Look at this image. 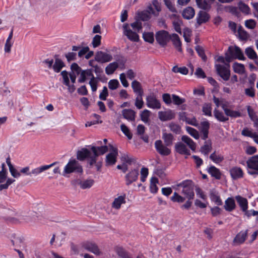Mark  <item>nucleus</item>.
Here are the masks:
<instances>
[{"mask_svg":"<svg viewBox=\"0 0 258 258\" xmlns=\"http://www.w3.org/2000/svg\"><path fill=\"white\" fill-rule=\"evenodd\" d=\"M250 83L251 84V87L248 88H246L244 90V92L246 96L252 98L255 96V91L253 89L254 82L251 81Z\"/></svg>","mask_w":258,"mask_h":258,"instance_id":"obj_51","label":"nucleus"},{"mask_svg":"<svg viewBox=\"0 0 258 258\" xmlns=\"http://www.w3.org/2000/svg\"><path fill=\"white\" fill-rule=\"evenodd\" d=\"M238 35L239 38L241 40H246L249 37L248 34L241 26H240L238 29Z\"/></svg>","mask_w":258,"mask_h":258,"instance_id":"obj_45","label":"nucleus"},{"mask_svg":"<svg viewBox=\"0 0 258 258\" xmlns=\"http://www.w3.org/2000/svg\"><path fill=\"white\" fill-rule=\"evenodd\" d=\"M83 246L86 250L93 253L95 255H99L101 253V250L95 243L87 242L83 244Z\"/></svg>","mask_w":258,"mask_h":258,"instance_id":"obj_15","label":"nucleus"},{"mask_svg":"<svg viewBox=\"0 0 258 258\" xmlns=\"http://www.w3.org/2000/svg\"><path fill=\"white\" fill-rule=\"evenodd\" d=\"M170 199L173 202L177 203H183L185 200V198L181 196L176 192H174L173 196L171 197Z\"/></svg>","mask_w":258,"mask_h":258,"instance_id":"obj_50","label":"nucleus"},{"mask_svg":"<svg viewBox=\"0 0 258 258\" xmlns=\"http://www.w3.org/2000/svg\"><path fill=\"white\" fill-rule=\"evenodd\" d=\"M215 117L219 121L225 122L228 120L229 118L224 115L222 111L219 110L217 108H215L213 112Z\"/></svg>","mask_w":258,"mask_h":258,"instance_id":"obj_30","label":"nucleus"},{"mask_svg":"<svg viewBox=\"0 0 258 258\" xmlns=\"http://www.w3.org/2000/svg\"><path fill=\"white\" fill-rule=\"evenodd\" d=\"M147 106L152 109H160L161 104L160 101L156 98L154 93H151L146 97Z\"/></svg>","mask_w":258,"mask_h":258,"instance_id":"obj_10","label":"nucleus"},{"mask_svg":"<svg viewBox=\"0 0 258 258\" xmlns=\"http://www.w3.org/2000/svg\"><path fill=\"white\" fill-rule=\"evenodd\" d=\"M101 36L99 35H96L92 40V44L94 48H96L100 45L101 43Z\"/></svg>","mask_w":258,"mask_h":258,"instance_id":"obj_63","label":"nucleus"},{"mask_svg":"<svg viewBox=\"0 0 258 258\" xmlns=\"http://www.w3.org/2000/svg\"><path fill=\"white\" fill-rule=\"evenodd\" d=\"M118 67V63L115 61L110 63L105 68V73L107 75L112 74Z\"/></svg>","mask_w":258,"mask_h":258,"instance_id":"obj_38","label":"nucleus"},{"mask_svg":"<svg viewBox=\"0 0 258 258\" xmlns=\"http://www.w3.org/2000/svg\"><path fill=\"white\" fill-rule=\"evenodd\" d=\"M169 127L172 132L175 133L176 134H178L180 132L181 128L180 126L177 124L172 122L169 124Z\"/></svg>","mask_w":258,"mask_h":258,"instance_id":"obj_61","label":"nucleus"},{"mask_svg":"<svg viewBox=\"0 0 258 258\" xmlns=\"http://www.w3.org/2000/svg\"><path fill=\"white\" fill-rule=\"evenodd\" d=\"M215 69L218 75L224 81H228L230 76L229 62L225 64H216Z\"/></svg>","mask_w":258,"mask_h":258,"instance_id":"obj_5","label":"nucleus"},{"mask_svg":"<svg viewBox=\"0 0 258 258\" xmlns=\"http://www.w3.org/2000/svg\"><path fill=\"white\" fill-rule=\"evenodd\" d=\"M94 183V180L89 179L84 181H80L79 184L82 189H86L90 188Z\"/></svg>","mask_w":258,"mask_h":258,"instance_id":"obj_40","label":"nucleus"},{"mask_svg":"<svg viewBox=\"0 0 258 258\" xmlns=\"http://www.w3.org/2000/svg\"><path fill=\"white\" fill-rule=\"evenodd\" d=\"M159 118L163 121L171 120L174 118L175 113L171 110L158 112Z\"/></svg>","mask_w":258,"mask_h":258,"instance_id":"obj_16","label":"nucleus"},{"mask_svg":"<svg viewBox=\"0 0 258 258\" xmlns=\"http://www.w3.org/2000/svg\"><path fill=\"white\" fill-rule=\"evenodd\" d=\"M186 131L191 136H192L195 139H198L199 138L200 136L199 132L196 129L190 126H186Z\"/></svg>","mask_w":258,"mask_h":258,"instance_id":"obj_49","label":"nucleus"},{"mask_svg":"<svg viewBox=\"0 0 258 258\" xmlns=\"http://www.w3.org/2000/svg\"><path fill=\"white\" fill-rule=\"evenodd\" d=\"M64 67V62L60 59L56 58L52 68L55 72L58 73Z\"/></svg>","mask_w":258,"mask_h":258,"instance_id":"obj_37","label":"nucleus"},{"mask_svg":"<svg viewBox=\"0 0 258 258\" xmlns=\"http://www.w3.org/2000/svg\"><path fill=\"white\" fill-rule=\"evenodd\" d=\"M143 38L146 42H148L150 43H153L154 41V34L153 32L143 33Z\"/></svg>","mask_w":258,"mask_h":258,"instance_id":"obj_48","label":"nucleus"},{"mask_svg":"<svg viewBox=\"0 0 258 258\" xmlns=\"http://www.w3.org/2000/svg\"><path fill=\"white\" fill-rule=\"evenodd\" d=\"M132 87L134 92L138 95H143V90L140 82L135 80L132 83Z\"/></svg>","mask_w":258,"mask_h":258,"instance_id":"obj_33","label":"nucleus"},{"mask_svg":"<svg viewBox=\"0 0 258 258\" xmlns=\"http://www.w3.org/2000/svg\"><path fill=\"white\" fill-rule=\"evenodd\" d=\"M122 114L124 118L128 121H135L136 112L131 109H124L122 111Z\"/></svg>","mask_w":258,"mask_h":258,"instance_id":"obj_23","label":"nucleus"},{"mask_svg":"<svg viewBox=\"0 0 258 258\" xmlns=\"http://www.w3.org/2000/svg\"><path fill=\"white\" fill-rule=\"evenodd\" d=\"M95 58L97 62L103 63L111 61L112 56L109 53L99 51L96 53Z\"/></svg>","mask_w":258,"mask_h":258,"instance_id":"obj_11","label":"nucleus"},{"mask_svg":"<svg viewBox=\"0 0 258 258\" xmlns=\"http://www.w3.org/2000/svg\"><path fill=\"white\" fill-rule=\"evenodd\" d=\"M164 2L165 5L170 11L173 13L177 12L174 5L170 1V0H164Z\"/></svg>","mask_w":258,"mask_h":258,"instance_id":"obj_64","label":"nucleus"},{"mask_svg":"<svg viewBox=\"0 0 258 258\" xmlns=\"http://www.w3.org/2000/svg\"><path fill=\"white\" fill-rule=\"evenodd\" d=\"M176 186L177 187H182L181 192L188 200H191L194 198V184L193 182L191 180H184L176 184Z\"/></svg>","mask_w":258,"mask_h":258,"instance_id":"obj_2","label":"nucleus"},{"mask_svg":"<svg viewBox=\"0 0 258 258\" xmlns=\"http://www.w3.org/2000/svg\"><path fill=\"white\" fill-rule=\"evenodd\" d=\"M195 15L194 9L191 7H188L185 8L182 12V16L184 18L189 20L192 18Z\"/></svg>","mask_w":258,"mask_h":258,"instance_id":"obj_32","label":"nucleus"},{"mask_svg":"<svg viewBox=\"0 0 258 258\" xmlns=\"http://www.w3.org/2000/svg\"><path fill=\"white\" fill-rule=\"evenodd\" d=\"M169 146L164 144L162 141L158 140L155 142V148L157 152L162 156H168L171 151Z\"/></svg>","mask_w":258,"mask_h":258,"instance_id":"obj_8","label":"nucleus"},{"mask_svg":"<svg viewBox=\"0 0 258 258\" xmlns=\"http://www.w3.org/2000/svg\"><path fill=\"white\" fill-rule=\"evenodd\" d=\"M138 17L140 19L143 21L149 20L151 17L149 13L147 11H142L138 13Z\"/></svg>","mask_w":258,"mask_h":258,"instance_id":"obj_54","label":"nucleus"},{"mask_svg":"<svg viewBox=\"0 0 258 258\" xmlns=\"http://www.w3.org/2000/svg\"><path fill=\"white\" fill-rule=\"evenodd\" d=\"M234 71L239 74H243L245 72V68L243 64L235 62L233 65Z\"/></svg>","mask_w":258,"mask_h":258,"instance_id":"obj_42","label":"nucleus"},{"mask_svg":"<svg viewBox=\"0 0 258 258\" xmlns=\"http://www.w3.org/2000/svg\"><path fill=\"white\" fill-rule=\"evenodd\" d=\"M198 6L204 10H209L211 9V4L206 0H196Z\"/></svg>","mask_w":258,"mask_h":258,"instance_id":"obj_39","label":"nucleus"},{"mask_svg":"<svg viewBox=\"0 0 258 258\" xmlns=\"http://www.w3.org/2000/svg\"><path fill=\"white\" fill-rule=\"evenodd\" d=\"M91 155L90 151L86 148H82L78 151L77 153V159L80 161H83L88 158Z\"/></svg>","mask_w":258,"mask_h":258,"instance_id":"obj_29","label":"nucleus"},{"mask_svg":"<svg viewBox=\"0 0 258 258\" xmlns=\"http://www.w3.org/2000/svg\"><path fill=\"white\" fill-rule=\"evenodd\" d=\"M209 157L211 160L216 164L221 163L224 160V157L222 155L217 154L215 152L211 154Z\"/></svg>","mask_w":258,"mask_h":258,"instance_id":"obj_41","label":"nucleus"},{"mask_svg":"<svg viewBox=\"0 0 258 258\" xmlns=\"http://www.w3.org/2000/svg\"><path fill=\"white\" fill-rule=\"evenodd\" d=\"M195 49L199 56H200L204 61H206L207 60V56L205 53L203 48L200 45H197L196 46Z\"/></svg>","mask_w":258,"mask_h":258,"instance_id":"obj_52","label":"nucleus"},{"mask_svg":"<svg viewBox=\"0 0 258 258\" xmlns=\"http://www.w3.org/2000/svg\"><path fill=\"white\" fill-rule=\"evenodd\" d=\"M56 162H53L49 165H45L34 168L31 171V176L33 175L34 176H37L40 174L42 172L49 169L51 167L55 165Z\"/></svg>","mask_w":258,"mask_h":258,"instance_id":"obj_20","label":"nucleus"},{"mask_svg":"<svg viewBox=\"0 0 258 258\" xmlns=\"http://www.w3.org/2000/svg\"><path fill=\"white\" fill-rule=\"evenodd\" d=\"M124 203H125V196H120L114 199L112 207L116 209H119L121 204Z\"/></svg>","mask_w":258,"mask_h":258,"instance_id":"obj_34","label":"nucleus"},{"mask_svg":"<svg viewBox=\"0 0 258 258\" xmlns=\"http://www.w3.org/2000/svg\"><path fill=\"white\" fill-rule=\"evenodd\" d=\"M172 97L173 103L177 105H181L185 101V99L181 98L175 94H172Z\"/></svg>","mask_w":258,"mask_h":258,"instance_id":"obj_57","label":"nucleus"},{"mask_svg":"<svg viewBox=\"0 0 258 258\" xmlns=\"http://www.w3.org/2000/svg\"><path fill=\"white\" fill-rule=\"evenodd\" d=\"M5 164H2V170L0 171V183H4L7 179V171L4 169Z\"/></svg>","mask_w":258,"mask_h":258,"instance_id":"obj_59","label":"nucleus"},{"mask_svg":"<svg viewBox=\"0 0 258 258\" xmlns=\"http://www.w3.org/2000/svg\"><path fill=\"white\" fill-rule=\"evenodd\" d=\"M181 140L185 143L191 150L195 151L196 150V143L189 137L185 135L182 136L181 137Z\"/></svg>","mask_w":258,"mask_h":258,"instance_id":"obj_35","label":"nucleus"},{"mask_svg":"<svg viewBox=\"0 0 258 258\" xmlns=\"http://www.w3.org/2000/svg\"><path fill=\"white\" fill-rule=\"evenodd\" d=\"M245 53L250 59H254L257 56L256 52L251 47H247L245 50Z\"/></svg>","mask_w":258,"mask_h":258,"instance_id":"obj_44","label":"nucleus"},{"mask_svg":"<svg viewBox=\"0 0 258 258\" xmlns=\"http://www.w3.org/2000/svg\"><path fill=\"white\" fill-rule=\"evenodd\" d=\"M175 150L176 152L181 155H189L190 150L181 142H178L175 145Z\"/></svg>","mask_w":258,"mask_h":258,"instance_id":"obj_17","label":"nucleus"},{"mask_svg":"<svg viewBox=\"0 0 258 258\" xmlns=\"http://www.w3.org/2000/svg\"><path fill=\"white\" fill-rule=\"evenodd\" d=\"M82 173L83 169L82 166L76 159H70L65 166L63 170L64 174H69L72 172Z\"/></svg>","mask_w":258,"mask_h":258,"instance_id":"obj_6","label":"nucleus"},{"mask_svg":"<svg viewBox=\"0 0 258 258\" xmlns=\"http://www.w3.org/2000/svg\"><path fill=\"white\" fill-rule=\"evenodd\" d=\"M207 172L216 179H220L221 178V172L220 170L214 166H211L207 169Z\"/></svg>","mask_w":258,"mask_h":258,"instance_id":"obj_25","label":"nucleus"},{"mask_svg":"<svg viewBox=\"0 0 258 258\" xmlns=\"http://www.w3.org/2000/svg\"><path fill=\"white\" fill-rule=\"evenodd\" d=\"M247 173L255 178L258 176V155L250 157L246 161Z\"/></svg>","mask_w":258,"mask_h":258,"instance_id":"obj_4","label":"nucleus"},{"mask_svg":"<svg viewBox=\"0 0 258 258\" xmlns=\"http://www.w3.org/2000/svg\"><path fill=\"white\" fill-rule=\"evenodd\" d=\"M142 96L143 95H138L135 100V105L139 109L142 108L144 105V102L142 98Z\"/></svg>","mask_w":258,"mask_h":258,"instance_id":"obj_56","label":"nucleus"},{"mask_svg":"<svg viewBox=\"0 0 258 258\" xmlns=\"http://www.w3.org/2000/svg\"><path fill=\"white\" fill-rule=\"evenodd\" d=\"M232 59H238L244 60L245 57L241 49L237 46L229 47L228 52L226 53V60L229 62Z\"/></svg>","mask_w":258,"mask_h":258,"instance_id":"obj_3","label":"nucleus"},{"mask_svg":"<svg viewBox=\"0 0 258 258\" xmlns=\"http://www.w3.org/2000/svg\"><path fill=\"white\" fill-rule=\"evenodd\" d=\"M120 129L122 133L127 137L129 140H131L132 138V134L130 132L128 128L124 124H121Z\"/></svg>","mask_w":258,"mask_h":258,"instance_id":"obj_55","label":"nucleus"},{"mask_svg":"<svg viewBox=\"0 0 258 258\" xmlns=\"http://www.w3.org/2000/svg\"><path fill=\"white\" fill-rule=\"evenodd\" d=\"M212 149V144L210 141H206L203 146L201 147V152L204 155H208Z\"/></svg>","mask_w":258,"mask_h":258,"instance_id":"obj_43","label":"nucleus"},{"mask_svg":"<svg viewBox=\"0 0 258 258\" xmlns=\"http://www.w3.org/2000/svg\"><path fill=\"white\" fill-rule=\"evenodd\" d=\"M235 198L242 212L248 209V201L246 198L240 196H236Z\"/></svg>","mask_w":258,"mask_h":258,"instance_id":"obj_24","label":"nucleus"},{"mask_svg":"<svg viewBox=\"0 0 258 258\" xmlns=\"http://www.w3.org/2000/svg\"><path fill=\"white\" fill-rule=\"evenodd\" d=\"M222 107L228 117L230 116L231 117L237 118L241 116V113L239 111L231 110L226 107L224 104L222 105Z\"/></svg>","mask_w":258,"mask_h":258,"instance_id":"obj_27","label":"nucleus"},{"mask_svg":"<svg viewBox=\"0 0 258 258\" xmlns=\"http://www.w3.org/2000/svg\"><path fill=\"white\" fill-rule=\"evenodd\" d=\"M161 10L160 5L157 0H153L152 4L149 6L146 10L150 15L152 14L155 16H158Z\"/></svg>","mask_w":258,"mask_h":258,"instance_id":"obj_13","label":"nucleus"},{"mask_svg":"<svg viewBox=\"0 0 258 258\" xmlns=\"http://www.w3.org/2000/svg\"><path fill=\"white\" fill-rule=\"evenodd\" d=\"M111 152L108 154L105 158L106 165L107 166L113 165L116 162V158L118 156V150L113 146L110 145Z\"/></svg>","mask_w":258,"mask_h":258,"instance_id":"obj_9","label":"nucleus"},{"mask_svg":"<svg viewBox=\"0 0 258 258\" xmlns=\"http://www.w3.org/2000/svg\"><path fill=\"white\" fill-rule=\"evenodd\" d=\"M115 250L118 256L122 258H128L131 256L129 253L121 247H117Z\"/></svg>","mask_w":258,"mask_h":258,"instance_id":"obj_46","label":"nucleus"},{"mask_svg":"<svg viewBox=\"0 0 258 258\" xmlns=\"http://www.w3.org/2000/svg\"><path fill=\"white\" fill-rule=\"evenodd\" d=\"M119 86V83L116 79L110 80L108 82V88L110 90H115Z\"/></svg>","mask_w":258,"mask_h":258,"instance_id":"obj_58","label":"nucleus"},{"mask_svg":"<svg viewBox=\"0 0 258 258\" xmlns=\"http://www.w3.org/2000/svg\"><path fill=\"white\" fill-rule=\"evenodd\" d=\"M91 151L96 156H98L107 152L108 147L107 146H101L100 147L92 146L91 147Z\"/></svg>","mask_w":258,"mask_h":258,"instance_id":"obj_28","label":"nucleus"},{"mask_svg":"<svg viewBox=\"0 0 258 258\" xmlns=\"http://www.w3.org/2000/svg\"><path fill=\"white\" fill-rule=\"evenodd\" d=\"M210 198L211 200L214 202L215 204L218 206L222 205V201L220 199L218 194L215 191H211L210 194Z\"/></svg>","mask_w":258,"mask_h":258,"instance_id":"obj_36","label":"nucleus"},{"mask_svg":"<svg viewBox=\"0 0 258 258\" xmlns=\"http://www.w3.org/2000/svg\"><path fill=\"white\" fill-rule=\"evenodd\" d=\"M98 83V79L96 78H93V79H90L89 81V85L91 88L92 92H96L97 89V84Z\"/></svg>","mask_w":258,"mask_h":258,"instance_id":"obj_60","label":"nucleus"},{"mask_svg":"<svg viewBox=\"0 0 258 258\" xmlns=\"http://www.w3.org/2000/svg\"><path fill=\"white\" fill-rule=\"evenodd\" d=\"M248 230L240 231L235 236L233 240L232 244L234 246L239 245L243 243L247 237Z\"/></svg>","mask_w":258,"mask_h":258,"instance_id":"obj_12","label":"nucleus"},{"mask_svg":"<svg viewBox=\"0 0 258 258\" xmlns=\"http://www.w3.org/2000/svg\"><path fill=\"white\" fill-rule=\"evenodd\" d=\"M230 173L232 178L236 180L243 177V172L240 167H234L230 170Z\"/></svg>","mask_w":258,"mask_h":258,"instance_id":"obj_18","label":"nucleus"},{"mask_svg":"<svg viewBox=\"0 0 258 258\" xmlns=\"http://www.w3.org/2000/svg\"><path fill=\"white\" fill-rule=\"evenodd\" d=\"M209 15L205 12L200 11L197 17V23L199 25L206 23L209 20Z\"/></svg>","mask_w":258,"mask_h":258,"instance_id":"obj_31","label":"nucleus"},{"mask_svg":"<svg viewBox=\"0 0 258 258\" xmlns=\"http://www.w3.org/2000/svg\"><path fill=\"white\" fill-rule=\"evenodd\" d=\"M170 40H171L173 45L177 51L180 52H182L181 42L178 35L175 33L172 34L171 35Z\"/></svg>","mask_w":258,"mask_h":258,"instance_id":"obj_26","label":"nucleus"},{"mask_svg":"<svg viewBox=\"0 0 258 258\" xmlns=\"http://www.w3.org/2000/svg\"><path fill=\"white\" fill-rule=\"evenodd\" d=\"M210 123L208 121H204L201 122L200 131L202 133V139L206 140L208 137Z\"/></svg>","mask_w":258,"mask_h":258,"instance_id":"obj_19","label":"nucleus"},{"mask_svg":"<svg viewBox=\"0 0 258 258\" xmlns=\"http://www.w3.org/2000/svg\"><path fill=\"white\" fill-rule=\"evenodd\" d=\"M155 38L161 46L165 47L170 40L171 35L165 30H160L156 33Z\"/></svg>","mask_w":258,"mask_h":258,"instance_id":"obj_7","label":"nucleus"},{"mask_svg":"<svg viewBox=\"0 0 258 258\" xmlns=\"http://www.w3.org/2000/svg\"><path fill=\"white\" fill-rule=\"evenodd\" d=\"M224 208L228 212L233 211L236 208L234 199L232 197L228 198L225 201Z\"/></svg>","mask_w":258,"mask_h":258,"instance_id":"obj_22","label":"nucleus"},{"mask_svg":"<svg viewBox=\"0 0 258 258\" xmlns=\"http://www.w3.org/2000/svg\"><path fill=\"white\" fill-rule=\"evenodd\" d=\"M162 138L164 144L169 147L172 146L173 142L175 140L174 137L172 134L165 132H163Z\"/></svg>","mask_w":258,"mask_h":258,"instance_id":"obj_21","label":"nucleus"},{"mask_svg":"<svg viewBox=\"0 0 258 258\" xmlns=\"http://www.w3.org/2000/svg\"><path fill=\"white\" fill-rule=\"evenodd\" d=\"M212 108L210 104H205L203 107V111L205 115L211 116H212Z\"/></svg>","mask_w":258,"mask_h":258,"instance_id":"obj_62","label":"nucleus"},{"mask_svg":"<svg viewBox=\"0 0 258 258\" xmlns=\"http://www.w3.org/2000/svg\"><path fill=\"white\" fill-rule=\"evenodd\" d=\"M172 71L174 73H179L183 75H186L188 73V70L185 67H178L174 66L172 68Z\"/></svg>","mask_w":258,"mask_h":258,"instance_id":"obj_53","label":"nucleus"},{"mask_svg":"<svg viewBox=\"0 0 258 258\" xmlns=\"http://www.w3.org/2000/svg\"><path fill=\"white\" fill-rule=\"evenodd\" d=\"M139 174V171L137 169L131 171L125 176V184L129 185L136 181L138 178Z\"/></svg>","mask_w":258,"mask_h":258,"instance_id":"obj_14","label":"nucleus"},{"mask_svg":"<svg viewBox=\"0 0 258 258\" xmlns=\"http://www.w3.org/2000/svg\"><path fill=\"white\" fill-rule=\"evenodd\" d=\"M131 26L134 31L130 28L128 24L125 23L123 25V33L131 41L138 42L139 40V36L137 33L142 29V24L141 22L136 21L132 23Z\"/></svg>","mask_w":258,"mask_h":258,"instance_id":"obj_1","label":"nucleus"},{"mask_svg":"<svg viewBox=\"0 0 258 258\" xmlns=\"http://www.w3.org/2000/svg\"><path fill=\"white\" fill-rule=\"evenodd\" d=\"M150 111L147 109L143 110L140 114L141 120L145 123H149Z\"/></svg>","mask_w":258,"mask_h":258,"instance_id":"obj_47","label":"nucleus"}]
</instances>
